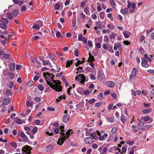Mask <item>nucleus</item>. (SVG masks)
<instances>
[{"label":"nucleus","mask_w":154,"mask_h":154,"mask_svg":"<svg viewBox=\"0 0 154 154\" xmlns=\"http://www.w3.org/2000/svg\"><path fill=\"white\" fill-rule=\"evenodd\" d=\"M54 75L52 74L47 73L44 75V77L47 84L52 89L57 92L62 91V87L60 85L61 82L59 80H53Z\"/></svg>","instance_id":"obj_1"},{"label":"nucleus","mask_w":154,"mask_h":154,"mask_svg":"<svg viewBox=\"0 0 154 154\" xmlns=\"http://www.w3.org/2000/svg\"><path fill=\"white\" fill-rule=\"evenodd\" d=\"M64 128L63 126H61L60 128L61 131L60 134L62 136L61 138L59 139L58 141L57 142V144L60 145H61L63 143L65 140L68 138L69 136L73 133L72 130L70 129L68 130L65 134L63 132Z\"/></svg>","instance_id":"obj_2"},{"label":"nucleus","mask_w":154,"mask_h":154,"mask_svg":"<svg viewBox=\"0 0 154 154\" xmlns=\"http://www.w3.org/2000/svg\"><path fill=\"white\" fill-rule=\"evenodd\" d=\"M128 8L129 9V12L130 13L134 12L135 10L136 5L133 2H131L129 1L127 2Z\"/></svg>","instance_id":"obj_3"},{"label":"nucleus","mask_w":154,"mask_h":154,"mask_svg":"<svg viewBox=\"0 0 154 154\" xmlns=\"http://www.w3.org/2000/svg\"><path fill=\"white\" fill-rule=\"evenodd\" d=\"M32 149L29 146H24L22 148L21 154H31Z\"/></svg>","instance_id":"obj_4"},{"label":"nucleus","mask_w":154,"mask_h":154,"mask_svg":"<svg viewBox=\"0 0 154 154\" xmlns=\"http://www.w3.org/2000/svg\"><path fill=\"white\" fill-rule=\"evenodd\" d=\"M76 81H80V83L83 84L84 83L85 77L83 74H80L77 75L75 78Z\"/></svg>","instance_id":"obj_5"},{"label":"nucleus","mask_w":154,"mask_h":154,"mask_svg":"<svg viewBox=\"0 0 154 154\" xmlns=\"http://www.w3.org/2000/svg\"><path fill=\"white\" fill-rule=\"evenodd\" d=\"M140 120L143 122H146L149 121V123H152L153 120L152 118H150L149 116H147L142 117L141 118Z\"/></svg>","instance_id":"obj_6"},{"label":"nucleus","mask_w":154,"mask_h":154,"mask_svg":"<svg viewBox=\"0 0 154 154\" xmlns=\"http://www.w3.org/2000/svg\"><path fill=\"white\" fill-rule=\"evenodd\" d=\"M84 141L86 144H91L94 142V139L91 137H87L85 138Z\"/></svg>","instance_id":"obj_7"},{"label":"nucleus","mask_w":154,"mask_h":154,"mask_svg":"<svg viewBox=\"0 0 154 154\" xmlns=\"http://www.w3.org/2000/svg\"><path fill=\"white\" fill-rule=\"evenodd\" d=\"M144 126V123L140 120V122L137 125V127L138 129H141L143 131V128Z\"/></svg>","instance_id":"obj_8"},{"label":"nucleus","mask_w":154,"mask_h":154,"mask_svg":"<svg viewBox=\"0 0 154 154\" xmlns=\"http://www.w3.org/2000/svg\"><path fill=\"white\" fill-rule=\"evenodd\" d=\"M106 85L109 88H112L115 85V83L112 81H107L105 83Z\"/></svg>","instance_id":"obj_9"},{"label":"nucleus","mask_w":154,"mask_h":154,"mask_svg":"<svg viewBox=\"0 0 154 154\" xmlns=\"http://www.w3.org/2000/svg\"><path fill=\"white\" fill-rule=\"evenodd\" d=\"M69 116L68 114L65 115L63 119V120L64 122H67L69 120Z\"/></svg>","instance_id":"obj_10"},{"label":"nucleus","mask_w":154,"mask_h":154,"mask_svg":"<svg viewBox=\"0 0 154 154\" xmlns=\"http://www.w3.org/2000/svg\"><path fill=\"white\" fill-rule=\"evenodd\" d=\"M14 119L15 122L18 124H21L22 123V121L17 117L14 118Z\"/></svg>","instance_id":"obj_11"},{"label":"nucleus","mask_w":154,"mask_h":154,"mask_svg":"<svg viewBox=\"0 0 154 154\" xmlns=\"http://www.w3.org/2000/svg\"><path fill=\"white\" fill-rule=\"evenodd\" d=\"M54 148V146L52 145H50L45 147V150L46 151H51Z\"/></svg>","instance_id":"obj_12"},{"label":"nucleus","mask_w":154,"mask_h":154,"mask_svg":"<svg viewBox=\"0 0 154 154\" xmlns=\"http://www.w3.org/2000/svg\"><path fill=\"white\" fill-rule=\"evenodd\" d=\"M152 111V109L151 108H148L146 109H143L142 112L144 114H148L151 112Z\"/></svg>","instance_id":"obj_13"},{"label":"nucleus","mask_w":154,"mask_h":154,"mask_svg":"<svg viewBox=\"0 0 154 154\" xmlns=\"http://www.w3.org/2000/svg\"><path fill=\"white\" fill-rule=\"evenodd\" d=\"M42 63L43 65L44 66L48 65L50 66L51 65V64L48 60H43L42 61Z\"/></svg>","instance_id":"obj_14"},{"label":"nucleus","mask_w":154,"mask_h":154,"mask_svg":"<svg viewBox=\"0 0 154 154\" xmlns=\"http://www.w3.org/2000/svg\"><path fill=\"white\" fill-rule=\"evenodd\" d=\"M136 75V71L135 69L134 68L133 69L132 74L130 75L129 80H131L132 78V77H134Z\"/></svg>","instance_id":"obj_15"},{"label":"nucleus","mask_w":154,"mask_h":154,"mask_svg":"<svg viewBox=\"0 0 154 154\" xmlns=\"http://www.w3.org/2000/svg\"><path fill=\"white\" fill-rule=\"evenodd\" d=\"M123 33L125 37L126 38H128L131 35V33L130 32H128L127 31H123Z\"/></svg>","instance_id":"obj_16"},{"label":"nucleus","mask_w":154,"mask_h":154,"mask_svg":"<svg viewBox=\"0 0 154 154\" xmlns=\"http://www.w3.org/2000/svg\"><path fill=\"white\" fill-rule=\"evenodd\" d=\"M108 136L107 134H105L103 136H100L99 140L101 141H103Z\"/></svg>","instance_id":"obj_17"},{"label":"nucleus","mask_w":154,"mask_h":154,"mask_svg":"<svg viewBox=\"0 0 154 154\" xmlns=\"http://www.w3.org/2000/svg\"><path fill=\"white\" fill-rule=\"evenodd\" d=\"M84 11L86 15H90V12L89 11V9L88 7H85L84 10Z\"/></svg>","instance_id":"obj_18"},{"label":"nucleus","mask_w":154,"mask_h":154,"mask_svg":"<svg viewBox=\"0 0 154 154\" xmlns=\"http://www.w3.org/2000/svg\"><path fill=\"white\" fill-rule=\"evenodd\" d=\"M1 22L5 24V25H6L8 23L9 21L7 19L5 18H3L1 19Z\"/></svg>","instance_id":"obj_19"},{"label":"nucleus","mask_w":154,"mask_h":154,"mask_svg":"<svg viewBox=\"0 0 154 154\" xmlns=\"http://www.w3.org/2000/svg\"><path fill=\"white\" fill-rule=\"evenodd\" d=\"M127 118V117H126L122 115H121L120 117V119L121 122L123 124L125 123V122Z\"/></svg>","instance_id":"obj_20"},{"label":"nucleus","mask_w":154,"mask_h":154,"mask_svg":"<svg viewBox=\"0 0 154 154\" xmlns=\"http://www.w3.org/2000/svg\"><path fill=\"white\" fill-rule=\"evenodd\" d=\"M20 135L23 138H24V141H27L28 140V138L25 135L24 133L21 132L20 133Z\"/></svg>","instance_id":"obj_21"},{"label":"nucleus","mask_w":154,"mask_h":154,"mask_svg":"<svg viewBox=\"0 0 154 154\" xmlns=\"http://www.w3.org/2000/svg\"><path fill=\"white\" fill-rule=\"evenodd\" d=\"M89 57L88 58V62H92L94 61V56L91 55V54L89 53Z\"/></svg>","instance_id":"obj_22"},{"label":"nucleus","mask_w":154,"mask_h":154,"mask_svg":"<svg viewBox=\"0 0 154 154\" xmlns=\"http://www.w3.org/2000/svg\"><path fill=\"white\" fill-rule=\"evenodd\" d=\"M16 4H18L19 5H21L23 3V1H20L18 0H12Z\"/></svg>","instance_id":"obj_23"},{"label":"nucleus","mask_w":154,"mask_h":154,"mask_svg":"<svg viewBox=\"0 0 154 154\" xmlns=\"http://www.w3.org/2000/svg\"><path fill=\"white\" fill-rule=\"evenodd\" d=\"M10 101V100L9 98H5L3 100V103L5 104H8Z\"/></svg>","instance_id":"obj_24"},{"label":"nucleus","mask_w":154,"mask_h":154,"mask_svg":"<svg viewBox=\"0 0 154 154\" xmlns=\"http://www.w3.org/2000/svg\"><path fill=\"white\" fill-rule=\"evenodd\" d=\"M26 104L28 107H31V108H32V103L30 101H27L26 102Z\"/></svg>","instance_id":"obj_25"},{"label":"nucleus","mask_w":154,"mask_h":154,"mask_svg":"<svg viewBox=\"0 0 154 154\" xmlns=\"http://www.w3.org/2000/svg\"><path fill=\"white\" fill-rule=\"evenodd\" d=\"M72 60H68L66 63V67L67 68L69 67L70 66V65L72 64Z\"/></svg>","instance_id":"obj_26"},{"label":"nucleus","mask_w":154,"mask_h":154,"mask_svg":"<svg viewBox=\"0 0 154 154\" xmlns=\"http://www.w3.org/2000/svg\"><path fill=\"white\" fill-rule=\"evenodd\" d=\"M114 120V118L112 117L111 118H106V121L107 122H110L111 123H113Z\"/></svg>","instance_id":"obj_27"},{"label":"nucleus","mask_w":154,"mask_h":154,"mask_svg":"<svg viewBox=\"0 0 154 154\" xmlns=\"http://www.w3.org/2000/svg\"><path fill=\"white\" fill-rule=\"evenodd\" d=\"M72 24L73 27H74L76 23V17H74L73 18L72 20Z\"/></svg>","instance_id":"obj_28"},{"label":"nucleus","mask_w":154,"mask_h":154,"mask_svg":"<svg viewBox=\"0 0 154 154\" xmlns=\"http://www.w3.org/2000/svg\"><path fill=\"white\" fill-rule=\"evenodd\" d=\"M7 17L9 20H12L13 19V16L10 12H8L6 14Z\"/></svg>","instance_id":"obj_29"},{"label":"nucleus","mask_w":154,"mask_h":154,"mask_svg":"<svg viewBox=\"0 0 154 154\" xmlns=\"http://www.w3.org/2000/svg\"><path fill=\"white\" fill-rule=\"evenodd\" d=\"M10 69L11 70H13L15 68V65L13 63H11L9 65Z\"/></svg>","instance_id":"obj_30"},{"label":"nucleus","mask_w":154,"mask_h":154,"mask_svg":"<svg viewBox=\"0 0 154 154\" xmlns=\"http://www.w3.org/2000/svg\"><path fill=\"white\" fill-rule=\"evenodd\" d=\"M95 25L98 27V29H99L101 28V22L100 21H97L95 22Z\"/></svg>","instance_id":"obj_31"},{"label":"nucleus","mask_w":154,"mask_h":154,"mask_svg":"<svg viewBox=\"0 0 154 154\" xmlns=\"http://www.w3.org/2000/svg\"><path fill=\"white\" fill-rule=\"evenodd\" d=\"M151 125H144L143 128V131L150 128L151 127Z\"/></svg>","instance_id":"obj_32"},{"label":"nucleus","mask_w":154,"mask_h":154,"mask_svg":"<svg viewBox=\"0 0 154 154\" xmlns=\"http://www.w3.org/2000/svg\"><path fill=\"white\" fill-rule=\"evenodd\" d=\"M83 91V88L82 87L79 88L77 89V92L81 94H82Z\"/></svg>","instance_id":"obj_33"},{"label":"nucleus","mask_w":154,"mask_h":154,"mask_svg":"<svg viewBox=\"0 0 154 154\" xmlns=\"http://www.w3.org/2000/svg\"><path fill=\"white\" fill-rule=\"evenodd\" d=\"M18 14V11L17 10L15 9L12 13V15L14 17H16Z\"/></svg>","instance_id":"obj_34"},{"label":"nucleus","mask_w":154,"mask_h":154,"mask_svg":"<svg viewBox=\"0 0 154 154\" xmlns=\"http://www.w3.org/2000/svg\"><path fill=\"white\" fill-rule=\"evenodd\" d=\"M126 143L129 146H131L134 144V141H131L129 140H127L126 141Z\"/></svg>","instance_id":"obj_35"},{"label":"nucleus","mask_w":154,"mask_h":154,"mask_svg":"<svg viewBox=\"0 0 154 154\" xmlns=\"http://www.w3.org/2000/svg\"><path fill=\"white\" fill-rule=\"evenodd\" d=\"M5 94L7 95H10L12 93L11 91L8 89H6L5 91Z\"/></svg>","instance_id":"obj_36"},{"label":"nucleus","mask_w":154,"mask_h":154,"mask_svg":"<svg viewBox=\"0 0 154 154\" xmlns=\"http://www.w3.org/2000/svg\"><path fill=\"white\" fill-rule=\"evenodd\" d=\"M0 28L3 29H5L7 28V27L5 24L1 23H0Z\"/></svg>","instance_id":"obj_37"},{"label":"nucleus","mask_w":154,"mask_h":154,"mask_svg":"<svg viewBox=\"0 0 154 154\" xmlns=\"http://www.w3.org/2000/svg\"><path fill=\"white\" fill-rule=\"evenodd\" d=\"M38 88L40 90L42 91H43L44 89L43 86L41 84L39 85H38Z\"/></svg>","instance_id":"obj_38"},{"label":"nucleus","mask_w":154,"mask_h":154,"mask_svg":"<svg viewBox=\"0 0 154 154\" xmlns=\"http://www.w3.org/2000/svg\"><path fill=\"white\" fill-rule=\"evenodd\" d=\"M107 27L109 28L111 30L114 29L115 28L114 26L110 24H107Z\"/></svg>","instance_id":"obj_39"},{"label":"nucleus","mask_w":154,"mask_h":154,"mask_svg":"<svg viewBox=\"0 0 154 154\" xmlns=\"http://www.w3.org/2000/svg\"><path fill=\"white\" fill-rule=\"evenodd\" d=\"M141 65L145 67H147L149 66V65L147 64V63H146L143 61H142L141 63Z\"/></svg>","instance_id":"obj_40"},{"label":"nucleus","mask_w":154,"mask_h":154,"mask_svg":"<svg viewBox=\"0 0 154 154\" xmlns=\"http://www.w3.org/2000/svg\"><path fill=\"white\" fill-rule=\"evenodd\" d=\"M8 76L10 79H12L14 77V75L12 73H10L8 74Z\"/></svg>","instance_id":"obj_41"},{"label":"nucleus","mask_w":154,"mask_h":154,"mask_svg":"<svg viewBox=\"0 0 154 154\" xmlns=\"http://www.w3.org/2000/svg\"><path fill=\"white\" fill-rule=\"evenodd\" d=\"M11 145L13 148L15 149L17 147V144L16 143L13 142H12L10 144Z\"/></svg>","instance_id":"obj_42"},{"label":"nucleus","mask_w":154,"mask_h":154,"mask_svg":"<svg viewBox=\"0 0 154 154\" xmlns=\"http://www.w3.org/2000/svg\"><path fill=\"white\" fill-rule=\"evenodd\" d=\"M150 99L154 97V89L152 90L150 92Z\"/></svg>","instance_id":"obj_43"},{"label":"nucleus","mask_w":154,"mask_h":154,"mask_svg":"<svg viewBox=\"0 0 154 154\" xmlns=\"http://www.w3.org/2000/svg\"><path fill=\"white\" fill-rule=\"evenodd\" d=\"M132 129V131L134 132H137V131L138 130L136 128V126L135 125H133L131 127Z\"/></svg>","instance_id":"obj_44"},{"label":"nucleus","mask_w":154,"mask_h":154,"mask_svg":"<svg viewBox=\"0 0 154 154\" xmlns=\"http://www.w3.org/2000/svg\"><path fill=\"white\" fill-rule=\"evenodd\" d=\"M37 131V128L36 127H35L32 130V132L33 134L35 133Z\"/></svg>","instance_id":"obj_45"},{"label":"nucleus","mask_w":154,"mask_h":154,"mask_svg":"<svg viewBox=\"0 0 154 154\" xmlns=\"http://www.w3.org/2000/svg\"><path fill=\"white\" fill-rule=\"evenodd\" d=\"M97 98L99 100H101L103 98V94L102 93L99 94L97 96Z\"/></svg>","instance_id":"obj_46"},{"label":"nucleus","mask_w":154,"mask_h":154,"mask_svg":"<svg viewBox=\"0 0 154 154\" xmlns=\"http://www.w3.org/2000/svg\"><path fill=\"white\" fill-rule=\"evenodd\" d=\"M99 16L100 18L102 19H103L104 18V14L103 12H101L99 13Z\"/></svg>","instance_id":"obj_47"},{"label":"nucleus","mask_w":154,"mask_h":154,"mask_svg":"<svg viewBox=\"0 0 154 154\" xmlns=\"http://www.w3.org/2000/svg\"><path fill=\"white\" fill-rule=\"evenodd\" d=\"M109 37L110 38H115L116 37V34L114 33H112L111 35H109Z\"/></svg>","instance_id":"obj_48"},{"label":"nucleus","mask_w":154,"mask_h":154,"mask_svg":"<svg viewBox=\"0 0 154 154\" xmlns=\"http://www.w3.org/2000/svg\"><path fill=\"white\" fill-rule=\"evenodd\" d=\"M60 7V5L58 3H56L55 4L54 8L56 10H57L59 9Z\"/></svg>","instance_id":"obj_49"},{"label":"nucleus","mask_w":154,"mask_h":154,"mask_svg":"<svg viewBox=\"0 0 154 154\" xmlns=\"http://www.w3.org/2000/svg\"><path fill=\"white\" fill-rule=\"evenodd\" d=\"M117 130V128L116 127H114L112 128L111 131V132L112 134L115 133L116 131Z\"/></svg>","instance_id":"obj_50"},{"label":"nucleus","mask_w":154,"mask_h":154,"mask_svg":"<svg viewBox=\"0 0 154 154\" xmlns=\"http://www.w3.org/2000/svg\"><path fill=\"white\" fill-rule=\"evenodd\" d=\"M110 2L112 6L114 7L115 6V3L114 0H110Z\"/></svg>","instance_id":"obj_51"},{"label":"nucleus","mask_w":154,"mask_h":154,"mask_svg":"<svg viewBox=\"0 0 154 154\" xmlns=\"http://www.w3.org/2000/svg\"><path fill=\"white\" fill-rule=\"evenodd\" d=\"M129 9L127 8H125L124 9V13L126 15H127L129 14Z\"/></svg>","instance_id":"obj_52"},{"label":"nucleus","mask_w":154,"mask_h":154,"mask_svg":"<svg viewBox=\"0 0 154 154\" xmlns=\"http://www.w3.org/2000/svg\"><path fill=\"white\" fill-rule=\"evenodd\" d=\"M35 62L37 65V68L41 66L42 65H41V62L40 61H39L37 60H36Z\"/></svg>","instance_id":"obj_53"},{"label":"nucleus","mask_w":154,"mask_h":154,"mask_svg":"<svg viewBox=\"0 0 154 154\" xmlns=\"http://www.w3.org/2000/svg\"><path fill=\"white\" fill-rule=\"evenodd\" d=\"M55 57V55L53 54H51L49 55V58L52 60H54Z\"/></svg>","instance_id":"obj_54"},{"label":"nucleus","mask_w":154,"mask_h":154,"mask_svg":"<svg viewBox=\"0 0 154 154\" xmlns=\"http://www.w3.org/2000/svg\"><path fill=\"white\" fill-rule=\"evenodd\" d=\"M40 27L39 26V25L37 24L34 25L32 26L33 28L37 29H39Z\"/></svg>","instance_id":"obj_55"},{"label":"nucleus","mask_w":154,"mask_h":154,"mask_svg":"<svg viewBox=\"0 0 154 154\" xmlns=\"http://www.w3.org/2000/svg\"><path fill=\"white\" fill-rule=\"evenodd\" d=\"M102 104V103L101 102L97 103L95 104V106L96 107H97L99 106H101Z\"/></svg>","instance_id":"obj_56"},{"label":"nucleus","mask_w":154,"mask_h":154,"mask_svg":"<svg viewBox=\"0 0 154 154\" xmlns=\"http://www.w3.org/2000/svg\"><path fill=\"white\" fill-rule=\"evenodd\" d=\"M74 55L76 57L79 56L78 50L77 49H75L74 51Z\"/></svg>","instance_id":"obj_57"},{"label":"nucleus","mask_w":154,"mask_h":154,"mask_svg":"<svg viewBox=\"0 0 154 154\" xmlns=\"http://www.w3.org/2000/svg\"><path fill=\"white\" fill-rule=\"evenodd\" d=\"M98 147V145L96 143H94L92 145V147L94 149H97Z\"/></svg>","instance_id":"obj_58"},{"label":"nucleus","mask_w":154,"mask_h":154,"mask_svg":"<svg viewBox=\"0 0 154 154\" xmlns=\"http://www.w3.org/2000/svg\"><path fill=\"white\" fill-rule=\"evenodd\" d=\"M80 17L81 18L84 19L85 17V15L83 13H81L80 14Z\"/></svg>","instance_id":"obj_59"},{"label":"nucleus","mask_w":154,"mask_h":154,"mask_svg":"<svg viewBox=\"0 0 154 154\" xmlns=\"http://www.w3.org/2000/svg\"><path fill=\"white\" fill-rule=\"evenodd\" d=\"M33 84V82L32 81H29L27 83V85L29 87L32 85Z\"/></svg>","instance_id":"obj_60"},{"label":"nucleus","mask_w":154,"mask_h":154,"mask_svg":"<svg viewBox=\"0 0 154 154\" xmlns=\"http://www.w3.org/2000/svg\"><path fill=\"white\" fill-rule=\"evenodd\" d=\"M145 37L143 35H141L140 37L139 40L140 42L143 41L145 39Z\"/></svg>","instance_id":"obj_61"},{"label":"nucleus","mask_w":154,"mask_h":154,"mask_svg":"<svg viewBox=\"0 0 154 154\" xmlns=\"http://www.w3.org/2000/svg\"><path fill=\"white\" fill-rule=\"evenodd\" d=\"M26 10V6H23L21 7L20 10L21 11H25Z\"/></svg>","instance_id":"obj_62"},{"label":"nucleus","mask_w":154,"mask_h":154,"mask_svg":"<svg viewBox=\"0 0 154 154\" xmlns=\"http://www.w3.org/2000/svg\"><path fill=\"white\" fill-rule=\"evenodd\" d=\"M107 17L110 18V20H113V18H112V15L111 14H107Z\"/></svg>","instance_id":"obj_63"},{"label":"nucleus","mask_w":154,"mask_h":154,"mask_svg":"<svg viewBox=\"0 0 154 154\" xmlns=\"http://www.w3.org/2000/svg\"><path fill=\"white\" fill-rule=\"evenodd\" d=\"M127 148L125 147H123L122 149V151L123 153H125L126 152Z\"/></svg>","instance_id":"obj_64"}]
</instances>
